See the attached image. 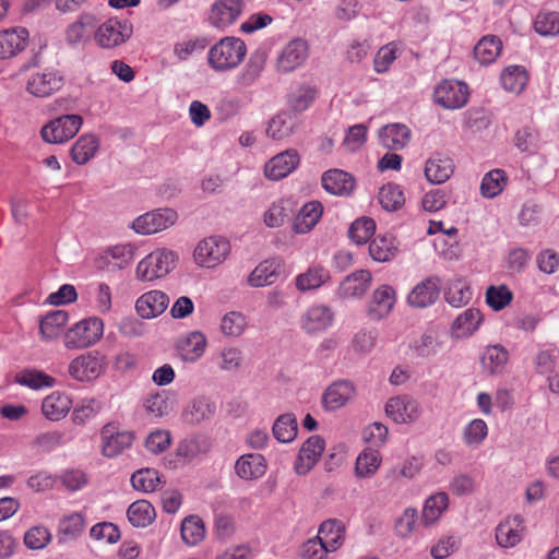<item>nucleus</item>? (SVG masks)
Wrapping results in <instances>:
<instances>
[{"label": "nucleus", "mask_w": 559, "mask_h": 559, "mask_svg": "<svg viewBox=\"0 0 559 559\" xmlns=\"http://www.w3.org/2000/svg\"><path fill=\"white\" fill-rule=\"evenodd\" d=\"M242 5V0H217L211 8V24L217 28H226L239 17Z\"/></svg>", "instance_id": "nucleus-16"}, {"label": "nucleus", "mask_w": 559, "mask_h": 559, "mask_svg": "<svg viewBox=\"0 0 559 559\" xmlns=\"http://www.w3.org/2000/svg\"><path fill=\"white\" fill-rule=\"evenodd\" d=\"M83 124V118L76 114L61 115L43 126L40 136L49 144H63L74 138Z\"/></svg>", "instance_id": "nucleus-3"}, {"label": "nucleus", "mask_w": 559, "mask_h": 559, "mask_svg": "<svg viewBox=\"0 0 559 559\" xmlns=\"http://www.w3.org/2000/svg\"><path fill=\"white\" fill-rule=\"evenodd\" d=\"M64 85V76L59 70L45 69L28 75L25 88L35 97H49Z\"/></svg>", "instance_id": "nucleus-8"}, {"label": "nucleus", "mask_w": 559, "mask_h": 559, "mask_svg": "<svg viewBox=\"0 0 559 559\" xmlns=\"http://www.w3.org/2000/svg\"><path fill=\"white\" fill-rule=\"evenodd\" d=\"M215 404L207 397L200 396L194 399L183 411L182 418L190 425H197L211 419L215 414Z\"/></svg>", "instance_id": "nucleus-38"}, {"label": "nucleus", "mask_w": 559, "mask_h": 559, "mask_svg": "<svg viewBox=\"0 0 559 559\" xmlns=\"http://www.w3.org/2000/svg\"><path fill=\"white\" fill-rule=\"evenodd\" d=\"M374 230V221L369 217H361L350 225L348 236L356 245H364L372 237Z\"/></svg>", "instance_id": "nucleus-58"}, {"label": "nucleus", "mask_w": 559, "mask_h": 559, "mask_svg": "<svg viewBox=\"0 0 559 559\" xmlns=\"http://www.w3.org/2000/svg\"><path fill=\"white\" fill-rule=\"evenodd\" d=\"M97 25V19L92 13H82L76 21L66 29V41L71 47H76L90 40Z\"/></svg>", "instance_id": "nucleus-21"}, {"label": "nucleus", "mask_w": 559, "mask_h": 559, "mask_svg": "<svg viewBox=\"0 0 559 559\" xmlns=\"http://www.w3.org/2000/svg\"><path fill=\"white\" fill-rule=\"evenodd\" d=\"M396 252L397 243L392 235H379L369 245V254L377 262H388Z\"/></svg>", "instance_id": "nucleus-43"}, {"label": "nucleus", "mask_w": 559, "mask_h": 559, "mask_svg": "<svg viewBox=\"0 0 559 559\" xmlns=\"http://www.w3.org/2000/svg\"><path fill=\"white\" fill-rule=\"evenodd\" d=\"M502 87L512 93H521L527 83V74L521 66H510L500 75Z\"/></svg>", "instance_id": "nucleus-50"}, {"label": "nucleus", "mask_w": 559, "mask_h": 559, "mask_svg": "<svg viewBox=\"0 0 559 559\" xmlns=\"http://www.w3.org/2000/svg\"><path fill=\"white\" fill-rule=\"evenodd\" d=\"M247 326L246 317L238 311H230L226 313L221 322V330L224 335L238 337L240 336Z\"/></svg>", "instance_id": "nucleus-61"}, {"label": "nucleus", "mask_w": 559, "mask_h": 559, "mask_svg": "<svg viewBox=\"0 0 559 559\" xmlns=\"http://www.w3.org/2000/svg\"><path fill=\"white\" fill-rule=\"evenodd\" d=\"M449 504L448 493L440 491L426 499L423 509V521L426 525L433 524L447 510Z\"/></svg>", "instance_id": "nucleus-48"}, {"label": "nucleus", "mask_w": 559, "mask_h": 559, "mask_svg": "<svg viewBox=\"0 0 559 559\" xmlns=\"http://www.w3.org/2000/svg\"><path fill=\"white\" fill-rule=\"evenodd\" d=\"M535 31L542 36H552L559 33V12L542 11L534 21Z\"/></svg>", "instance_id": "nucleus-60"}, {"label": "nucleus", "mask_w": 559, "mask_h": 559, "mask_svg": "<svg viewBox=\"0 0 559 559\" xmlns=\"http://www.w3.org/2000/svg\"><path fill=\"white\" fill-rule=\"evenodd\" d=\"M472 296L473 293L469 286L463 280H455L449 283L444 293L447 302L455 308H460L468 304Z\"/></svg>", "instance_id": "nucleus-53"}, {"label": "nucleus", "mask_w": 559, "mask_h": 559, "mask_svg": "<svg viewBox=\"0 0 559 559\" xmlns=\"http://www.w3.org/2000/svg\"><path fill=\"white\" fill-rule=\"evenodd\" d=\"M454 171L453 160L441 154L430 157L425 167V176L431 183L440 185L445 182Z\"/></svg>", "instance_id": "nucleus-33"}, {"label": "nucleus", "mask_w": 559, "mask_h": 559, "mask_svg": "<svg viewBox=\"0 0 559 559\" xmlns=\"http://www.w3.org/2000/svg\"><path fill=\"white\" fill-rule=\"evenodd\" d=\"M488 435V427L485 420L473 419L463 430V441L467 447L476 448L483 443Z\"/></svg>", "instance_id": "nucleus-59"}, {"label": "nucleus", "mask_w": 559, "mask_h": 559, "mask_svg": "<svg viewBox=\"0 0 559 559\" xmlns=\"http://www.w3.org/2000/svg\"><path fill=\"white\" fill-rule=\"evenodd\" d=\"M72 407L70 397L61 392L55 391L43 400V415L52 421L64 418Z\"/></svg>", "instance_id": "nucleus-30"}, {"label": "nucleus", "mask_w": 559, "mask_h": 559, "mask_svg": "<svg viewBox=\"0 0 559 559\" xmlns=\"http://www.w3.org/2000/svg\"><path fill=\"white\" fill-rule=\"evenodd\" d=\"M468 86L464 82L443 80L433 92L435 102L445 109H459L467 104Z\"/></svg>", "instance_id": "nucleus-7"}, {"label": "nucleus", "mask_w": 559, "mask_h": 559, "mask_svg": "<svg viewBox=\"0 0 559 559\" xmlns=\"http://www.w3.org/2000/svg\"><path fill=\"white\" fill-rule=\"evenodd\" d=\"M266 471V461L259 453H248L238 457L235 463L236 475L243 480L262 477Z\"/></svg>", "instance_id": "nucleus-25"}, {"label": "nucleus", "mask_w": 559, "mask_h": 559, "mask_svg": "<svg viewBox=\"0 0 559 559\" xmlns=\"http://www.w3.org/2000/svg\"><path fill=\"white\" fill-rule=\"evenodd\" d=\"M508 177L502 169H492L487 173L480 183V193L485 198L499 195L507 183Z\"/></svg>", "instance_id": "nucleus-52"}, {"label": "nucleus", "mask_w": 559, "mask_h": 559, "mask_svg": "<svg viewBox=\"0 0 559 559\" xmlns=\"http://www.w3.org/2000/svg\"><path fill=\"white\" fill-rule=\"evenodd\" d=\"M309 57V44L305 38L296 37L282 49V70L294 71L301 67Z\"/></svg>", "instance_id": "nucleus-22"}, {"label": "nucleus", "mask_w": 559, "mask_h": 559, "mask_svg": "<svg viewBox=\"0 0 559 559\" xmlns=\"http://www.w3.org/2000/svg\"><path fill=\"white\" fill-rule=\"evenodd\" d=\"M322 187L334 195H349L355 188V178L341 169H330L322 175Z\"/></svg>", "instance_id": "nucleus-24"}, {"label": "nucleus", "mask_w": 559, "mask_h": 559, "mask_svg": "<svg viewBox=\"0 0 559 559\" xmlns=\"http://www.w3.org/2000/svg\"><path fill=\"white\" fill-rule=\"evenodd\" d=\"M280 276V262L276 259H267L258 264L248 276L251 287H264L276 283Z\"/></svg>", "instance_id": "nucleus-32"}, {"label": "nucleus", "mask_w": 559, "mask_h": 559, "mask_svg": "<svg viewBox=\"0 0 559 559\" xmlns=\"http://www.w3.org/2000/svg\"><path fill=\"white\" fill-rule=\"evenodd\" d=\"M509 360V352L502 345L488 346L481 357V366L490 374L501 373Z\"/></svg>", "instance_id": "nucleus-41"}, {"label": "nucleus", "mask_w": 559, "mask_h": 559, "mask_svg": "<svg viewBox=\"0 0 559 559\" xmlns=\"http://www.w3.org/2000/svg\"><path fill=\"white\" fill-rule=\"evenodd\" d=\"M68 319V312L63 310H55L47 313L39 322L41 337L46 341L57 338L62 333Z\"/></svg>", "instance_id": "nucleus-39"}, {"label": "nucleus", "mask_w": 559, "mask_h": 559, "mask_svg": "<svg viewBox=\"0 0 559 559\" xmlns=\"http://www.w3.org/2000/svg\"><path fill=\"white\" fill-rule=\"evenodd\" d=\"M231 246L227 238L210 236L200 240L193 251L194 262L205 269H214L226 261Z\"/></svg>", "instance_id": "nucleus-2"}, {"label": "nucleus", "mask_w": 559, "mask_h": 559, "mask_svg": "<svg viewBox=\"0 0 559 559\" xmlns=\"http://www.w3.org/2000/svg\"><path fill=\"white\" fill-rule=\"evenodd\" d=\"M385 413L397 424L413 423L420 415L418 403L406 395L391 397L386 402Z\"/></svg>", "instance_id": "nucleus-15"}, {"label": "nucleus", "mask_w": 559, "mask_h": 559, "mask_svg": "<svg viewBox=\"0 0 559 559\" xmlns=\"http://www.w3.org/2000/svg\"><path fill=\"white\" fill-rule=\"evenodd\" d=\"M356 394V386L349 380L332 382L322 394V406L325 411L334 412L344 407Z\"/></svg>", "instance_id": "nucleus-13"}, {"label": "nucleus", "mask_w": 559, "mask_h": 559, "mask_svg": "<svg viewBox=\"0 0 559 559\" xmlns=\"http://www.w3.org/2000/svg\"><path fill=\"white\" fill-rule=\"evenodd\" d=\"M99 138L94 133L82 134L71 147V158L76 165H85L99 150Z\"/></svg>", "instance_id": "nucleus-34"}, {"label": "nucleus", "mask_w": 559, "mask_h": 559, "mask_svg": "<svg viewBox=\"0 0 559 559\" xmlns=\"http://www.w3.org/2000/svg\"><path fill=\"white\" fill-rule=\"evenodd\" d=\"M318 88L310 83H300L292 87L286 96L287 107L294 112L307 110L318 97Z\"/></svg>", "instance_id": "nucleus-26"}, {"label": "nucleus", "mask_w": 559, "mask_h": 559, "mask_svg": "<svg viewBox=\"0 0 559 559\" xmlns=\"http://www.w3.org/2000/svg\"><path fill=\"white\" fill-rule=\"evenodd\" d=\"M133 254L134 248L130 243L117 245L106 249L97 263L99 267H105L112 262L115 266L122 269L132 261Z\"/></svg>", "instance_id": "nucleus-42"}, {"label": "nucleus", "mask_w": 559, "mask_h": 559, "mask_svg": "<svg viewBox=\"0 0 559 559\" xmlns=\"http://www.w3.org/2000/svg\"><path fill=\"white\" fill-rule=\"evenodd\" d=\"M247 55L245 41L238 37L227 36L207 52L209 66L216 72H226L237 68Z\"/></svg>", "instance_id": "nucleus-1"}, {"label": "nucleus", "mask_w": 559, "mask_h": 559, "mask_svg": "<svg viewBox=\"0 0 559 559\" xmlns=\"http://www.w3.org/2000/svg\"><path fill=\"white\" fill-rule=\"evenodd\" d=\"M513 299L512 292L506 286H490L486 292V301L496 311L504 309Z\"/></svg>", "instance_id": "nucleus-62"}, {"label": "nucleus", "mask_w": 559, "mask_h": 559, "mask_svg": "<svg viewBox=\"0 0 559 559\" xmlns=\"http://www.w3.org/2000/svg\"><path fill=\"white\" fill-rule=\"evenodd\" d=\"M132 35V25L128 20L109 19L94 32L99 47L110 49L126 43Z\"/></svg>", "instance_id": "nucleus-6"}, {"label": "nucleus", "mask_w": 559, "mask_h": 559, "mask_svg": "<svg viewBox=\"0 0 559 559\" xmlns=\"http://www.w3.org/2000/svg\"><path fill=\"white\" fill-rule=\"evenodd\" d=\"M381 144L389 150L404 148L411 139V131L405 124L392 123L380 129Z\"/></svg>", "instance_id": "nucleus-37"}, {"label": "nucleus", "mask_w": 559, "mask_h": 559, "mask_svg": "<svg viewBox=\"0 0 559 559\" xmlns=\"http://www.w3.org/2000/svg\"><path fill=\"white\" fill-rule=\"evenodd\" d=\"M443 342L437 330L429 329L415 337L409 347L421 358H428L437 355L442 348Z\"/></svg>", "instance_id": "nucleus-31"}, {"label": "nucleus", "mask_w": 559, "mask_h": 559, "mask_svg": "<svg viewBox=\"0 0 559 559\" xmlns=\"http://www.w3.org/2000/svg\"><path fill=\"white\" fill-rule=\"evenodd\" d=\"M27 37L28 32L23 27L0 32V59L10 58L23 50Z\"/></svg>", "instance_id": "nucleus-35"}, {"label": "nucleus", "mask_w": 559, "mask_h": 559, "mask_svg": "<svg viewBox=\"0 0 559 559\" xmlns=\"http://www.w3.org/2000/svg\"><path fill=\"white\" fill-rule=\"evenodd\" d=\"M51 540V534L45 526L37 525L31 527L24 535V544L29 549H43Z\"/></svg>", "instance_id": "nucleus-63"}, {"label": "nucleus", "mask_w": 559, "mask_h": 559, "mask_svg": "<svg viewBox=\"0 0 559 559\" xmlns=\"http://www.w3.org/2000/svg\"><path fill=\"white\" fill-rule=\"evenodd\" d=\"M396 302V292L388 284L378 286L367 304V316L373 321L386 318Z\"/></svg>", "instance_id": "nucleus-12"}, {"label": "nucleus", "mask_w": 559, "mask_h": 559, "mask_svg": "<svg viewBox=\"0 0 559 559\" xmlns=\"http://www.w3.org/2000/svg\"><path fill=\"white\" fill-rule=\"evenodd\" d=\"M330 552L329 546L317 536L305 542L300 548L302 559H326Z\"/></svg>", "instance_id": "nucleus-64"}, {"label": "nucleus", "mask_w": 559, "mask_h": 559, "mask_svg": "<svg viewBox=\"0 0 559 559\" xmlns=\"http://www.w3.org/2000/svg\"><path fill=\"white\" fill-rule=\"evenodd\" d=\"M103 332L104 323L99 318L83 319L67 331L64 346L69 349L86 348L98 342Z\"/></svg>", "instance_id": "nucleus-4"}, {"label": "nucleus", "mask_w": 559, "mask_h": 559, "mask_svg": "<svg viewBox=\"0 0 559 559\" xmlns=\"http://www.w3.org/2000/svg\"><path fill=\"white\" fill-rule=\"evenodd\" d=\"M381 464V455L378 450L365 449L356 459L355 473L359 478L372 476Z\"/></svg>", "instance_id": "nucleus-49"}, {"label": "nucleus", "mask_w": 559, "mask_h": 559, "mask_svg": "<svg viewBox=\"0 0 559 559\" xmlns=\"http://www.w3.org/2000/svg\"><path fill=\"white\" fill-rule=\"evenodd\" d=\"M524 525L521 515L506 519L496 528V540L500 547L511 548L523 538Z\"/></svg>", "instance_id": "nucleus-23"}, {"label": "nucleus", "mask_w": 559, "mask_h": 559, "mask_svg": "<svg viewBox=\"0 0 559 559\" xmlns=\"http://www.w3.org/2000/svg\"><path fill=\"white\" fill-rule=\"evenodd\" d=\"M334 312L329 306L312 305L301 317V326L307 333L322 332L332 326Z\"/></svg>", "instance_id": "nucleus-17"}, {"label": "nucleus", "mask_w": 559, "mask_h": 559, "mask_svg": "<svg viewBox=\"0 0 559 559\" xmlns=\"http://www.w3.org/2000/svg\"><path fill=\"white\" fill-rule=\"evenodd\" d=\"M129 522L135 527H146L155 519V509L146 500L131 503L127 511Z\"/></svg>", "instance_id": "nucleus-47"}, {"label": "nucleus", "mask_w": 559, "mask_h": 559, "mask_svg": "<svg viewBox=\"0 0 559 559\" xmlns=\"http://www.w3.org/2000/svg\"><path fill=\"white\" fill-rule=\"evenodd\" d=\"M379 202L388 212L401 209L405 203L404 193L399 185L388 183L379 191Z\"/></svg>", "instance_id": "nucleus-54"}, {"label": "nucleus", "mask_w": 559, "mask_h": 559, "mask_svg": "<svg viewBox=\"0 0 559 559\" xmlns=\"http://www.w3.org/2000/svg\"><path fill=\"white\" fill-rule=\"evenodd\" d=\"M206 337L199 331H193L181 337L177 343V352L183 361L194 362L204 353Z\"/></svg>", "instance_id": "nucleus-28"}, {"label": "nucleus", "mask_w": 559, "mask_h": 559, "mask_svg": "<svg viewBox=\"0 0 559 559\" xmlns=\"http://www.w3.org/2000/svg\"><path fill=\"white\" fill-rule=\"evenodd\" d=\"M323 214V206L319 201H310L301 206L293 223L296 234H307L313 229Z\"/></svg>", "instance_id": "nucleus-29"}, {"label": "nucleus", "mask_w": 559, "mask_h": 559, "mask_svg": "<svg viewBox=\"0 0 559 559\" xmlns=\"http://www.w3.org/2000/svg\"><path fill=\"white\" fill-rule=\"evenodd\" d=\"M483 322L481 312L476 308H468L460 313L451 325V335L454 338L472 336Z\"/></svg>", "instance_id": "nucleus-27"}, {"label": "nucleus", "mask_w": 559, "mask_h": 559, "mask_svg": "<svg viewBox=\"0 0 559 559\" xmlns=\"http://www.w3.org/2000/svg\"><path fill=\"white\" fill-rule=\"evenodd\" d=\"M330 280V272L320 265L310 266L296 277V287L301 290L317 289Z\"/></svg>", "instance_id": "nucleus-46"}, {"label": "nucleus", "mask_w": 559, "mask_h": 559, "mask_svg": "<svg viewBox=\"0 0 559 559\" xmlns=\"http://www.w3.org/2000/svg\"><path fill=\"white\" fill-rule=\"evenodd\" d=\"M345 525L337 519H330L324 521L318 532V538L329 546L330 551L334 552L342 547L345 540Z\"/></svg>", "instance_id": "nucleus-36"}, {"label": "nucleus", "mask_w": 559, "mask_h": 559, "mask_svg": "<svg viewBox=\"0 0 559 559\" xmlns=\"http://www.w3.org/2000/svg\"><path fill=\"white\" fill-rule=\"evenodd\" d=\"M267 55L262 48L254 51L249 61L243 67L241 73L238 75V83L241 86L251 85L262 73L266 63Z\"/></svg>", "instance_id": "nucleus-40"}, {"label": "nucleus", "mask_w": 559, "mask_h": 559, "mask_svg": "<svg viewBox=\"0 0 559 559\" xmlns=\"http://www.w3.org/2000/svg\"><path fill=\"white\" fill-rule=\"evenodd\" d=\"M85 526L84 516L80 512H73L63 516L58 525V538L60 543L76 539Z\"/></svg>", "instance_id": "nucleus-45"}, {"label": "nucleus", "mask_w": 559, "mask_h": 559, "mask_svg": "<svg viewBox=\"0 0 559 559\" xmlns=\"http://www.w3.org/2000/svg\"><path fill=\"white\" fill-rule=\"evenodd\" d=\"M441 280L431 275L417 283L407 295V304L412 308L424 309L432 306L439 298Z\"/></svg>", "instance_id": "nucleus-11"}, {"label": "nucleus", "mask_w": 559, "mask_h": 559, "mask_svg": "<svg viewBox=\"0 0 559 559\" xmlns=\"http://www.w3.org/2000/svg\"><path fill=\"white\" fill-rule=\"evenodd\" d=\"M169 305V297L162 290H150L140 296L135 310L143 319H153L162 314Z\"/></svg>", "instance_id": "nucleus-19"}, {"label": "nucleus", "mask_w": 559, "mask_h": 559, "mask_svg": "<svg viewBox=\"0 0 559 559\" xmlns=\"http://www.w3.org/2000/svg\"><path fill=\"white\" fill-rule=\"evenodd\" d=\"M502 41L498 36L486 35L474 47V57L481 64L492 63L500 55Z\"/></svg>", "instance_id": "nucleus-44"}, {"label": "nucleus", "mask_w": 559, "mask_h": 559, "mask_svg": "<svg viewBox=\"0 0 559 559\" xmlns=\"http://www.w3.org/2000/svg\"><path fill=\"white\" fill-rule=\"evenodd\" d=\"M372 283V274L368 270H356L347 275L338 286L342 298H361Z\"/></svg>", "instance_id": "nucleus-20"}, {"label": "nucleus", "mask_w": 559, "mask_h": 559, "mask_svg": "<svg viewBox=\"0 0 559 559\" xmlns=\"http://www.w3.org/2000/svg\"><path fill=\"white\" fill-rule=\"evenodd\" d=\"M205 537L204 522L197 515L186 518L181 523V538L189 546H195Z\"/></svg>", "instance_id": "nucleus-51"}, {"label": "nucleus", "mask_w": 559, "mask_h": 559, "mask_svg": "<svg viewBox=\"0 0 559 559\" xmlns=\"http://www.w3.org/2000/svg\"><path fill=\"white\" fill-rule=\"evenodd\" d=\"M160 483L159 474L153 468H142L131 476V484L135 490L152 492L157 489Z\"/></svg>", "instance_id": "nucleus-56"}, {"label": "nucleus", "mask_w": 559, "mask_h": 559, "mask_svg": "<svg viewBox=\"0 0 559 559\" xmlns=\"http://www.w3.org/2000/svg\"><path fill=\"white\" fill-rule=\"evenodd\" d=\"M177 254L167 249L156 250L136 266V276L141 281H153L166 276L176 265Z\"/></svg>", "instance_id": "nucleus-5"}, {"label": "nucleus", "mask_w": 559, "mask_h": 559, "mask_svg": "<svg viewBox=\"0 0 559 559\" xmlns=\"http://www.w3.org/2000/svg\"><path fill=\"white\" fill-rule=\"evenodd\" d=\"M105 358L97 352H90L74 358L69 365L70 376L78 381L97 379L105 370Z\"/></svg>", "instance_id": "nucleus-10"}, {"label": "nucleus", "mask_w": 559, "mask_h": 559, "mask_svg": "<svg viewBox=\"0 0 559 559\" xmlns=\"http://www.w3.org/2000/svg\"><path fill=\"white\" fill-rule=\"evenodd\" d=\"M539 133L531 126L519 129L514 135V145L522 153L535 154L538 150Z\"/></svg>", "instance_id": "nucleus-55"}, {"label": "nucleus", "mask_w": 559, "mask_h": 559, "mask_svg": "<svg viewBox=\"0 0 559 559\" xmlns=\"http://www.w3.org/2000/svg\"><path fill=\"white\" fill-rule=\"evenodd\" d=\"M325 448V441L320 436L309 437L302 444L296 457L294 469L298 475H306L320 460Z\"/></svg>", "instance_id": "nucleus-14"}, {"label": "nucleus", "mask_w": 559, "mask_h": 559, "mask_svg": "<svg viewBox=\"0 0 559 559\" xmlns=\"http://www.w3.org/2000/svg\"><path fill=\"white\" fill-rule=\"evenodd\" d=\"M103 454L114 457L128 449L134 439L131 431H116L112 425H106L102 430Z\"/></svg>", "instance_id": "nucleus-18"}, {"label": "nucleus", "mask_w": 559, "mask_h": 559, "mask_svg": "<svg viewBox=\"0 0 559 559\" xmlns=\"http://www.w3.org/2000/svg\"><path fill=\"white\" fill-rule=\"evenodd\" d=\"M16 382L34 390L51 388L55 385V378L39 370H24L16 376Z\"/></svg>", "instance_id": "nucleus-57"}, {"label": "nucleus", "mask_w": 559, "mask_h": 559, "mask_svg": "<svg viewBox=\"0 0 559 559\" xmlns=\"http://www.w3.org/2000/svg\"><path fill=\"white\" fill-rule=\"evenodd\" d=\"M177 213L171 209L155 210L140 215L132 222V228L141 235H151L173 226Z\"/></svg>", "instance_id": "nucleus-9"}]
</instances>
